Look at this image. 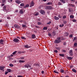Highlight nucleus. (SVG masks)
Instances as JSON below:
<instances>
[{
  "instance_id": "e433bc0d",
  "label": "nucleus",
  "mask_w": 77,
  "mask_h": 77,
  "mask_svg": "<svg viewBox=\"0 0 77 77\" xmlns=\"http://www.w3.org/2000/svg\"><path fill=\"white\" fill-rule=\"evenodd\" d=\"M58 5L59 6H60V5H62V3L60 2H58Z\"/></svg>"
},
{
  "instance_id": "4c0bfd02",
  "label": "nucleus",
  "mask_w": 77,
  "mask_h": 77,
  "mask_svg": "<svg viewBox=\"0 0 77 77\" xmlns=\"http://www.w3.org/2000/svg\"><path fill=\"white\" fill-rule=\"evenodd\" d=\"M21 38L22 39H26V38L24 37H21Z\"/></svg>"
},
{
  "instance_id": "13d9d810",
  "label": "nucleus",
  "mask_w": 77,
  "mask_h": 77,
  "mask_svg": "<svg viewBox=\"0 0 77 77\" xmlns=\"http://www.w3.org/2000/svg\"><path fill=\"white\" fill-rule=\"evenodd\" d=\"M39 15V13H37L36 14H35V16H37Z\"/></svg>"
},
{
  "instance_id": "864d4df0",
  "label": "nucleus",
  "mask_w": 77,
  "mask_h": 77,
  "mask_svg": "<svg viewBox=\"0 0 77 77\" xmlns=\"http://www.w3.org/2000/svg\"><path fill=\"white\" fill-rule=\"evenodd\" d=\"M8 2H12V0H8Z\"/></svg>"
},
{
  "instance_id": "9b49d317",
  "label": "nucleus",
  "mask_w": 77,
  "mask_h": 77,
  "mask_svg": "<svg viewBox=\"0 0 77 77\" xmlns=\"http://www.w3.org/2000/svg\"><path fill=\"white\" fill-rule=\"evenodd\" d=\"M33 65L34 66H35L36 67H39V65L36 63H34Z\"/></svg>"
},
{
  "instance_id": "774afa93",
  "label": "nucleus",
  "mask_w": 77,
  "mask_h": 77,
  "mask_svg": "<svg viewBox=\"0 0 77 77\" xmlns=\"http://www.w3.org/2000/svg\"><path fill=\"white\" fill-rule=\"evenodd\" d=\"M18 12V10H16V11H15V12Z\"/></svg>"
},
{
  "instance_id": "052dcab7",
  "label": "nucleus",
  "mask_w": 77,
  "mask_h": 77,
  "mask_svg": "<svg viewBox=\"0 0 77 77\" xmlns=\"http://www.w3.org/2000/svg\"><path fill=\"white\" fill-rule=\"evenodd\" d=\"M17 77H23V76L22 75H18Z\"/></svg>"
},
{
  "instance_id": "ea45409f",
  "label": "nucleus",
  "mask_w": 77,
  "mask_h": 77,
  "mask_svg": "<svg viewBox=\"0 0 77 77\" xmlns=\"http://www.w3.org/2000/svg\"><path fill=\"white\" fill-rule=\"evenodd\" d=\"M57 40L58 41H61L60 40V39H61V38H60V37H58L57 38Z\"/></svg>"
},
{
  "instance_id": "e2e57ef3",
  "label": "nucleus",
  "mask_w": 77,
  "mask_h": 77,
  "mask_svg": "<svg viewBox=\"0 0 77 77\" xmlns=\"http://www.w3.org/2000/svg\"><path fill=\"white\" fill-rule=\"evenodd\" d=\"M38 25H41V23L38 22Z\"/></svg>"
},
{
  "instance_id": "4be33fe9",
  "label": "nucleus",
  "mask_w": 77,
  "mask_h": 77,
  "mask_svg": "<svg viewBox=\"0 0 77 77\" xmlns=\"http://www.w3.org/2000/svg\"><path fill=\"white\" fill-rule=\"evenodd\" d=\"M72 71H73V72H75V73H76V72H77V70H75V69H72Z\"/></svg>"
},
{
  "instance_id": "c9c22d12",
  "label": "nucleus",
  "mask_w": 77,
  "mask_h": 77,
  "mask_svg": "<svg viewBox=\"0 0 77 77\" xmlns=\"http://www.w3.org/2000/svg\"><path fill=\"white\" fill-rule=\"evenodd\" d=\"M52 35L53 36H55L56 35V33L54 32H52Z\"/></svg>"
},
{
  "instance_id": "1a4fd4ad",
  "label": "nucleus",
  "mask_w": 77,
  "mask_h": 77,
  "mask_svg": "<svg viewBox=\"0 0 77 77\" xmlns=\"http://www.w3.org/2000/svg\"><path fill=\"white\" fill-rule=\"evenodd\" d=\"M24 66L25 68H29V67H30V66L29 65V64H27L25 65Z\"/></svg>"
},
{
  "instance_id": "cd10ccee",
  "label": "nucleus",
  "mask_w": 77,
  "mask_h": 77,
  "mask_svg": "<svg viewBox=\"0 0 77 77\" xmlns=\"http://www.w3.org/2000/svg\"><path fill=\"white\" fill-rule=\"evenodd\" d=\"M54 73H57V74H59V72H57V70H54Z\"/></svg>"
},
{
  "instance_id": "a18cd8bd",
  "label": "nucleus",
  "mask_w": 77,
  "mask_h": 77,
  "mask_svg": "<svg viewBox=\"0 0 77 77\" xmlns=\"http://www.w3.org/2000/svg\"><path fill=\"white\" fill-rule=\"evenodd\" d=\"M54 51L55 53H58V51L57 50H55Z\"/></svg>"
},
{
  "instance_id": "4468645a",
  "label": "nucleus",
  "mask_w": 77,
  "mask_h": 77,
  "mask_svg": "<svg viewBox=\"0 0 77 77\" xmlns=\"http://www.w3.org/2000/svg\"><path fill=\"white\" fill-rule=\"evenodd\" d=\"M67 59L68 60H72V59L73 57H67Z\"/></svg>"
},
{
  "instance_id": "f03ea898",
  "label": "nucleus",
  "mask_w": 77,
  "mask_h": 77,
  "mask_svg": "<svg viewBox=\"0 0 77 77\" xmlns=\"http://www.w3.org/2000/svg\"><path fill=\"white\" fill-rule=\"evenodd\" d=\"M46 9L51 10L53 9V8L50 6H47L45 8Z\"/></svg>"
},
{
  "instance_id": "72a5a7b5",
  "label": "nucleus",
  "mask_w": 77,
  "mask_h": 77,
  "mask_svg": "<svg viewBox=\"0 0 77 77\" xmlns=\"http://www.w3.org/2000/svg\"><path fill=\"white\" fill-rule=\"evenodd\" d=\"M60 56H62V57H63L64 56V54H59Z\"/></svg>"
},
{
  "instance_id": "dca6fc26",
  "label": "nucleus",
  "mask_w": 77,
  "mask_h": 77,
  "mask_svg": "<svg viewBox=\"0 0 77 77\" xmlns=\"http://www.w3.org/2000/svg\"><path fill=\"white\" fill-rule=\"evenodd\" d=\"M69 35V33L67 32H66L64 33V36H68Z\"/></svg>"
},
{
  "instance_id": "6ab92c4d",
  "label": "nucleus",
  "mask_w": 77,
  "mask_h": 77,
  "mask_svg": "<svg viewBox=\"0 0 77 77\" xmlns=\"http://www.w3.org/2000/svg\"><path fill=\"white\" fill-rule=\"evenodd\" d=\"M4 41L2 39H1L0 40V44H3V42Z\"/></svg>"
},
{
  "instance_id": "a878e982",
  "label": "nucleus",
  "mask_w": 77,
  "mask_h": 77,
  "mask_svg": "<svg viewBox=\"0 0 77 77\" xmlns=\"http://www.w3.org/2000/svg\"><path fill=\"white\" fill-rule=\"evenodd\" d=\"M48 29V28L47 27H44L43 28V30H47Z\"/></svg>"
},
{
  "instance_id": "7c9ffc66",
  "label": "nucleus",
  "mask_w": 77,
  "mask_h": 77,
  "mask_svg": "<svg viewBox=\"0 0 77 77\" xmlns=\"http://www.w3.org/2000/svg\"><path fill=\"white\" fill-rule=\"evenodd\" d=\"M64 25L63 24H61L60 25V27H63Z\"/></svg>"
},
{
  "instance_id": "bb28decb",
  "label": "nucleus",
  "mask_w": 77,
  "mask_h": 77,
  "mask_svg": "<svg viewBox=\"0 0 77 77\" xmlns=\"http://www.w3.org/2000/svg\"><path fill=\"white\" fill-rule=\"evenodd\" d=\"M47 5H52V3L49 2L47 4Z\"/></svg>"
},
{
  "instance_id": "aec40b11",
  "label": "nucleus",
  "mask_w": 77,
  "mask_h": 77,
  "mask_svg": "<svg viewBox=\"0 0 77 77\" xmlns=\"http://www.w3.org/2000/svg\"><path fill=\"white\" fill-rule=\"evenodd\" d=\"M19 63H24L25 62V61H23L21 60H20L19 61Z\"/></svg>"
},
{
  "instance_id": "3c124183",
  "label": "nucleus",
  "mask_w": 77,
  "mask_h": 77,
  "mask_svg": "<svg viewBox=\"0 0 77 77\" xmlns=\"http://www.w3.org/2000/svg\"><path fill=\"white\" fill-rule=\"evenodd\" d=\"M5 0H2V3H4L5 2Z\"/></svg>"
},
{
  "instance_id": "6e6552de",
  "label": "nucleus",
  "mask_w": 77,
  "mask_h": 77,
  "mask_svg": "<svg viewBox=\"0 0 77 77\" xmlns=\"http://www.w3.org/2000/svg\"><path fill=\"white\" fill-rule=\"evenodd\" d=\"M19 12L20 14H23V13H24V10L23 9L20 10Z\"/></svg>"
},
{
  "instance_id": "9d476101",
  "label": "nucleus",
  "mask_w": 77,
  "mask_h": 77,
  "mask_svg": "<svg viewBox=\"0 0 77 77\" xmlns=\"http://www.w3.org/2000/svg\"><path fill=\"white\" fill-rule=\"evenodd\" d=\"M3 11H7V9H6V5H5L3 8Z\"/></svg>"
},
{
  "instance_id": "39448f33",
  "label": "nucleus",
  "mask_w": 77,
  "mask_h": 77,
  "mask_svg": "<svg viewBox=\"0 0 77 77\" xmlns=\"http://www.w3.org/2000/svg\"><path fill=\"white\" fill-rule=\"evenodd\" d=\"M69 54L70 56H73V52H72V50H70L69 51Z\"/></svg>"
},
{
  "instance_id": "338daca9",
  "label": "nucleus",
  "mask_w": 77,
  "mask_h": 77,
  "mask_svg": "<svg viewBox=\"0 0 77 77\" xmlns=\"http://www.w3.org/2000/svg\"><path fill=\"white\" fill-rule=\"evenodd\" d=\"M69 12H71V10H70V9L69 8Z\"/></svg>"
},
{
  "instance_id": "b1692460",
  "label": "nucleus",
  "mask_w": 77,
  "mask_h": 77,
  "mask_svg": "<svg viewBox=\"0 0 77 77\" xmlns=\"http://www.w3.org/2000/svg\"><path fill=\"white\" fill-rule=\"evenodd\" d=\"M7 71H8V72H11V70L9 69H7Z\"/></svg>"
},
{
  "instance_id": "69168bd1",
  "label": "nucleus",
  "mask_w": 77,
  "mask_h": 77,
  "mask_svg": "<svg viewBox=\"0 0 77 77\" xmlns=\"http://www.w3.org/2000/svg\"><path fill=\"white\" fill-rule=\"evenodd\" d=\"M44 71H42V73L44 74Z\"/></svg>"
},
{
  "instance_id": "412c9836",
  "label": "nucleus",
  "mask_w": 77,
  "mask_h": 77,
  "mask_svg": "<svg viewBox=\"0 0 77 77\" xmlns=\"http://www.w3.org/2000/svg\"><path fill=\"white\" fill-rule=\"evenodd\" d=\"M54 19L55 20H59V17H57L56 16H54Z\"/></svg>"
},
{
  "instance_id": "ddd939ff",
  "label": "nucleus",
  "mask_w": 77,
  "mask_h": 77,
  "mask_svg": "<svg viewBox=\"0 0 77 77\" xmlns=\"http://www.w3.org/2000/svg\"><path fill=\"white\" fill-rule=\"evenodd\" d=\"M41 14H45V11H44L43 10H41L40 11Z\"/></svg>"
},
{
  "instance_id": "09e8293b",
  "label": "nucleus",
  "mask_w": 77,
  "mask_h": 77,
  "mask_svg": "<svg viewBox=\"0 0 77 77\" xmlns=\"http://www.w3.org/2000/svg\"><path fill=\"white\" fill-rule=\"evenodd\" d=\"M63 44L64 45H66V42H64Z\"/></svg>"
},
{
  "instance_id": "f704fd0d",
  "label": "nucleus",
  "mask_w": 77,
  "mask_h": 77,
  "mask_svg": "<svg viewBox=\"0 0 77 77\" xmlns=\"http://www.w3.org/2000/svg\"><path fill=\"white\" fill-rule=\"evenodd\" d=\"M16 53H17V51H15L14 52H13V54L14 55L15 54H16Z\"/></svg>"
},
{
  "instance_id": "f3484780",
  "label": "nucleus",
  "mask_w": 77,
  "mask_h": 77,
  "mask_svg": "<svg viewBox=\"0 0 77 77\" xmlns=\"http://www.w3.org/2000/svg\"><path fill=\"white\" fill-rule=\"evenodd\" d=\"M29 45H26L24 46L25 48H30V46H28Z\"/></svg>"
},
{
  "instance_id": "2eb2a0df",
  "label": "nucleus",
  "mask_w": 77,
  "mask_h": 77,
  "mask_svg": "<svg viewBox=\"0 0 77 77\" xmlns=\"http://www.w3.org/2000/svg\"><path fill=\"white\" fill-rule=\"evenodd\" d=\"M5 68V66H0V70H3Z\"/></svg>"
},
{
  "instance_id": "7ed1b4c3",
  "label": "nucleus",
  "mask_w": 77,
  "mask_h": 77,
  "mask_svg": "<svg viewBox=\"0 0 77 77\" xmlns=\"http://www.w3.org/2000/svg\"><path fill=\"white\" fill-rule=\"evenodd\" d=\"M35 5V3L33 1H31V3L30 4V8H31L32 6H33Z\"/></svg>"
},
{
  "instance_id": "20e7f679",
  "label": "nucleus",
  "mask_w": 77,
  "mask_h": 77,
  "mask_svg": "<svg viewBox=\"0 0 77 77\" xmlns=\"http://www.w3.org/2000/svg\"><path fill=\"white\" fill-rule=\"evenodd\" d=\"M14 26L15 28H17L18 29H20V26L17 24H14Z\"/></svg>"
},
{
  "instance_id": "6e6d98bb",
  "label": "nucleus",
  "mask_w": 77,
  "mask_h": 77,
  "mask_svg": "<svg viewBox=\"0 0 77 77\" xmlns=\"http://www.w3.org/2000/svg\"><path fill=\"white\" fill-rule=\"evenodd\" d=\"M77 43H75L74 44V46H77Z\"/></svg>"
},
{
  "instance_id": "680f3d73",
  "label": "nucleus",
  "mask_w": 77,
  "mask_h": 77,
  "mask_svg": "<svg viewBox=\"0 0 77 77\" xmlns=\"http://www.w3.org/2000/svg\"><path fill=\"white\" fill-rule=\"evenodd\" d=\"M70 6H72V7H74V5H72V4H70Z\"/></svg>"
},
{
  "instance_id": "393cba45",
  "label": "nucleus",
  "mask_w": 77,
  "mask_h": 77,
  "mask_svg": "<svg viewBox=\"0 0 77 77\" xmlns=\"http://www.w3.org/2000/svg\"><path fill=\"white\" fill-rule=\"evenodd\" d=\"M70 18L72 19H73L74 18V16H73L72 15H71L70 16Z\"/></svg>"
},
{
  "instance_id": "c03bdc74",
  "label": "nucleus",
  "mask_w": 77,
  "mask_h": 77,
  "mask_svg": "<svg viewBox=\"0 0 77 77\" xmlns=\"http://www.w3.org/2000/svg\"><path fill=\"white\" fill-rule=\"evenodd\" d=\"M66 23H67V22L66 21H64L63 22V24H66Z\"/></svg>"
},
{
  "instance_id": "5701e85b",
  "label": "nucleus",
  "mask_w": 77,
  "mask_h": 77,
  "mask_svg": "<svg viewBox=\"0 0 77 77\" xmlns=\"http://www.w3.org/2000/svg\"><path fill=\"white\" fill-rule=\"evenodd\" d=\"M28 7H29V4L26 5L25 6H24L23 8H28Z\"/></svg>"
},
{
  "instance_id": "a211bd4d",
  "label": "nucleus",
  "mask_w": 77,
  "mask_h": 77,
  "mask_svg": "<svg viewBox=\"0 0 77 77\" xmlns=\"http://www.w3.org/2000/svg\"><path fill=\"white\" fill-rule=\"evenodd\" d=\"M60 72H61V73H64L65 71L63 69H61L60 70Z\"/></svg>"
},
{
  "instance_id": "603ef678",
  "label": "nucleus",
  "mask_w": 77,
  "mask_h": 77,
  "mask_svg": "<svg viewBox=\"0 0 77 77\" xmlns=\"http://www.w3.org/2000/svg\"><path fill=\"white\" fill-rule=\"evenodd\" d=\"M48 35L49 36H50V37H51V34L50 33H49L48 34Z\"/></svg>"
},
{
  "instance_id": "473e14b6",
  "label": "nucleus",
  "mask_w": 77,
  "mask_h": 77,
  "mask_svg": "<svg viewBox=\"0 0 77 77\" xmlns=\"http://www.w3.org/2000/svg\"><path fill=\"white\" fill-rule=\"evenodd\" d=\"M24 6V4L23 3H21L20 4V6H21L22 7H23V6Z\"/></svg>"
},
{
  "instance_id": "4d7b16f0",
  "label": "nucleus",
  "mask_w": 77,
  "mask_h": 77,
  "mask_svg": "<svg viewBox=\"0 0 77 77\" xmlns=\"http://www.w3.org/2000/svg\"><path fill=\"white\" fill-rule=\"evenodd\" d=\"M8 72H5V75H7V74H8Z\"/></svg>"
},
{
  "instance_id": "79ce46f5",
  "label": "nucleus",
  "mask_w": 77,
  "mask_h": 77,
  "mask_svg": "<svg viewBox=\"0 0 77 77\" xmlns=\"http://www.w3.org/2000/svg\"><path fill=\"white\" fill-rule=\"evenodd\" d=\"M72 21H73V22H74V23H75V22H76V20H74V19H72Z\"/></svg>"
},
{
  "instance_id": "423d86ee",
  "label": "nucleus",
  "mask_w": 77,
  "mask_h": 77,
  "mask_svg": "<svg viewBox=\"0 0 77 77\" xmlns=\"http://www.w3.org/2000/svg\"><path fill=\"white\" fill-rule=\"evenodd\" d=\"M55 43L56 44H59V43H60L61 42V41H59L58 40H55L54 41Z\"/></svg>"
},
{
  "instance_id": "0eeeda50",
  "label": "nucleus",
  "mask_w": 77,
  "mask_h": 77,
  "mask_svg": "<svg viewBox=\"0 0 77 77\" xmlns=\"http://www.w3.org/2000/svg\"><path fill=\"white\" fill-rule=\"evenodd\" d=\"M15 2L16 3H17V4H18V5H19V4H20V3H21V1L19 0H16L15 1Z\"/></svg>"
},
{
  "instance_id": "f257e3e1",
  "label": "nucleus",
  "mask_w": 77,
  "mask_h": 77,
  "mask_svg": "<svg viewBox=\"0 0 77 77\" xmlns=\"http://www.w3.org/2000/svg\"><path fill=\"white\" fill-rule=\"evenodd\" d=\"M13 42H15L16 43H19L20 40L17 38H15L13 40Z\"/></svg>"
},
{
  "instance_id": "49530a36",
  "label": "nucleus",
  "mask_w": 77,
  "mask_h": 77,
  "mask_svg": "<svg viewBox=\"0 0 77 77\" xmlns=\"http://www.w3.org/2000/svg\"><path fill=\"white\" fill-rule=\"evenodd\" d=\"M70 38H72V34H71L70 35H69V36Z\"/></svg>"
},
{
  "instance_id": "58836bf2",
  "label": "nucleus",
  "mask_w": 77,
  "mask_h": 77,
  "mask_svg": "<svg viewBox=\"0 0 77 77\" xmlns=\"http://www.w3.org/2000/svg\"><path fill=\"white\" fill-rule=\"evenodd\" d=\"M9 66H11V67H12V66H14V65H13L12 64H10Z\"/></svg>"
},
{
  "instance_id": "c85d7f7f",
  "label": "nucleus",
  "mask_w": 77,
  "mask_h": 77,
  "mask_svg": "<svg viewBox=\"0 0 77 77\" xmlns=\"http://www.w3.org/2000/svg\"><path fill=\"white\" fill-rule=\"evenodd\" d=\"M61 2L63 3H66L65 1V0H62Z\"/></svg>"
},
{
  "instance_id": "a19ab883",
  "label": "nucleus",
  "mask_w": 77,
  "mask_h": 77,
  "mask_svg": "<svg viewBox=\"0 0 77 77\" xmlns=\"http://www.w3.org/2000/svg\"><path fill=\"white\" fill-rule=\"evenodd\" d=\"M62 52H64V53H65L66 52V50L63 49L62 51Z\"/></svg>"
},
{
  "instance_id": "37998d69",
  "label": "nucleus",
  "mask_w": 77,
  "mask_h": 77,
  "mask_svg": "<svg viewBox=\"0 0 77 77\" xmlns=\"http://www.w3.org/2000/svg\"><path fill=\"white\" fill-rule=\"evenodd\" d=\"M20 59H22V60H24V57H20Z\"/></svg>"
},
{
  "instance_id": "c756f323",
  "label": "nucleus",
  "mask_w": 77,
  "mask_h": 77,
  "mask_svg": "<svg viewBox=\"0 0 77 77\" xmlns=\"http://www.w3.org/2000/svg\"><path fill=\"white\" fill-rule=\"evenodd\" d=\"M22 27H25V28H27V26L25 25H23L22 26Z\"/></svg>"
},
{
  "instance_id": "8fccbe9b",
  "label": "nucleus",
  "mask_w": 77,
  "mask_h": 77,
  "mask_svg": "<svg viewBox=\"0 0 77 77\" xmlns=\"http://www.w3.org/2000/svg\"><path fill=\"white\" fill-rule=\"evenodd\" d=\"M76 39H77V38L76 37H74L73 39V41H75V40H76Z\"/></svg>"
},
{
  "instance_id": "f8f14e48",
  "label": "nucleus",
  "mask_w": 77,
  "mask_h": 77,
  "mask_svg": "<svg viewBox=\"0 0 77 77\" xmlns=\"http://www.w3.org/2000/svg\"><path fill=\"white\" fill-rule=\"evenodd\" d=\"M31 38L32 39H35L36 38V35L35 34H32V35Z\"/></svg>"
},
{
  "instance_id": "5fc2aeb1",
  "label": "nucleus",
  "mask_w": 77,
  "mask_h": 77,
  "mask_svg": "<svg viewBox=\"0 0 77 77\" xmlns=\"http://www.w3.org/2000/svg\"><path fill=\"white\" fill-rule=\"evenodd\" d=\"M51 21H49L47 23V24H50V23H51Z\"/></svg>"
},
{
  "instance_id": "de8ad7c7",
  "label": "nucleus",
  "mask_w": 77,
  "mask_h": 77,
  "mask_svg": "<svg viewBox=\"0 0 77 77\" xmlns=\"http://www.w3.org/2000/svg\"><path fill=\"white\" fill-rule=\"evenodd\" d=\"M66 16L64 15V16L63 17V19H64V18H66Z\"/></svg>"
},
{
  "instance_id": "0e129e2a",
  "label": "nucleus",
  "mask_w": 77,
  "mask_h": 77,
  "mask_svg": "<svg viewBox=\"0 0 77 77\" xmlns=\"http://www.w3.org/2000/svg\"><path fill=\"white\" fill-rule=\"evenodd\" d=\"M2 6H5V4H1Z\"/></svg>"
},
{
  "instance_id": "2f4dec72",
  "label": "nucleus",
  "mask_w": 77,
  "mask_h": 77,
  "mask_svg": "<svg viewBox=\"0 0 77 77\" xmlns=\"http://www.w3.org/2000/svg\"><path fill=\"white\" fill-rule=\"evenodd\" d=\"M55 48H56V49H57V50H60V47H56Z\"/></svg>"
},
{
  "instance_id": "bf43d9fd",
  "label": "nucleus",
  "mask_w": 77,
  "mask_h": 77,
  "mask_svg": "<svg viewBox=\"0 0 77 77\" xmlns=\"http://www.w3.org/2000/svg\"><path fill=\"white\" fill-rule=\"evenodd\" d=\"M7 18L8 20H10V19H11V17H7Z\"/></svg>"
}]
</instances>
